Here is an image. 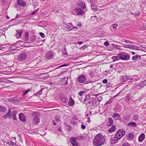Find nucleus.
<instances>
[{
    "label": "nucleus",
    "mask_w": 146,
    "mask_h": 146,
    "mask_svg": "<svg viewBox=\"0 0 146 146\" xmlns=\"http://www.w3.org/2000/svg\"><path fill=\"white\" fill-rule=\"evenodd\" d=\"M106 140L105 137L99 133L94 138L93 141V144L96 146H101L105 142Z\"/></svg>",
    "instance_id": "obj_1"
},
{
    "label": "nucleus",
    "mask_w": 146,
    "mask_h": 146,
    "mask_svg": "<svg viewBox=\"0 0 146 146\" xmlns=\"http://www.w3.org/2000/svg\"><path fill=\"white\" fill-rule=\"evenodd\" d=\"M38 113L36 112H33L32 113V115L34 116L32 123L35 125H37L40 122V119L38 117Z\"/></svg>",
    "instance_id": "obj_2"
},
{
    "label": "nucleus",
    "mask_w": 146,
    "mask_h": 146,
    "mask_svg": "<svg viewBox=\"0 0 146 146\" xmlns=\"http://www.w3.org/2000/svg\"><path fill=\"white\" fill-rule=\"evenodd\" d=\"M117 55L119 56V59L126 60L129 59V55L123 52H122L121 53L118 54Z\"/></svg>",
    "instance_id": "obj_3"
},
{
    "label": "nucleus",
    "mask_w": 146,
    "mask_h": 146,
    "mask_svg": "<svg viewBox=\"0 0 146 146\" xmlns=\"http://www.w3.org/2000/svg\"><path fill=\"white\" fill-rule=\"evenodd\" d=\"M125 134V132L122 129H119L117 132V134L115 135L119 139H120L123 137Z\"/></svg>",
    "instance_id": "obj_4"
},
{
    "label": "nucleus",
    "mask_w": 146,
    "mask_h": 146,
    "mask_svg": "<svg viewBox=\"0 0 146 146\" xmlns=\"http://www.w3.org/2000/svg\"><path fill=\"white\" fill-rule=\"evenodd\" d=\"M77 80L81 83H84L86 80V76L84 75H81L78 78Z\"/></svg>",
    "instance_id": "obj_5"
},
{
    "label": "nucleus",
    "mask_w": 146,
    "mask_h": 146,
    "mask_svg": "<svg viewBox=\"0 0 146 146\" xmlns=\"http://www.w3.org/2000/svg\"><path fill=\"white\" fill-rule=\"evenodd\" d=\"M27 57V55L25 53H21L18 56V60L22 61L25 60Z\"/></svg>",
    "instance_id": "obj_6"
},
{
    "label": "nucleus",
    "mask_w": 146,
    "mask_h": 146,
    "mask_svg": "<svg viewBox=\"0 0 146 146\" xmlns=\"http://www.w3.org/2000/svg\"><path fill=\"white\" fill-rule=\"evenodd\" d=\"M119 139H120L117 137H116L115 135L114 136L112 135L111 139V143L112 144H115L117 142Z\"/></svg>",
    "instance_id": "obj_7"
},
{
    "label": "nucleus",
    "mask_w": 146,
    "mask_h": 146,
    "mask_svg": "<svg viewBox=\"0 0 146 146\" xmlns=\"http://www.w3.org/2000/svg\"><path fill=\"white\" fill-rule=\"evenodd\" d=\"M70 142L73 146H79L75 137H73L70 138Z\"/></svg>",
    "instance_id": "obj_8"
},
{
    "label": "nucleus",
    "mask_w": 146,
    "mask_h": 146,
    "mask_svg": "<svg viewBox=\"0 0 146 146\" xmlns=\"http://www.w3.org/2000/svg\"><path fill=\"white\" fill-rule=\"evenodd\" d=\"M75 11L77 12L78 15L82 14L84 13L83 9L80 7H77L75 9Z\"/></svg>",
    "instance_id": "obj_9"
},
{
    "label": "nucleus",
    "mask_w": 146,
    "mask_h": 146,
    "mask_svg": "<svg viewBox=\"0 0 146 146\" xmlns=\"http://www.w3.org/2000/svg\"><path fill=\"white\" fill-rule=\"evenodd\" d=\"M19 119L21 121L25 122L26 121V119L24 114L22 113H20L19 114Z\"/></svg>",
    "instance_id": "obj_10"
},
{
    "label": "nucleus",
    "mask_w": 146,
    "mask_h": 146,
    "mask_svg": "<svg viewBox=\"0 0 146 146\" xmlns=\"http://www.w3.org/2000/svg\"><path fill=\"white\" fill-rule=\"evenodd\" d=\"M53 53L52 51L48 52L46 55V57L47 59H50L53 57Z\"/></svg>",
    "instance_id": "obj_11"
},
{
    "label": "nucleus",
    "mask_w": 146,
    "mask_h": 146,
    "mask_svg": "<svg viewBox=\"0 0 146 146\" xmlns=\"http://www.w3.org/2000/svg\"><path fill=\"white\" fill-rule=\"evenodd\" d=\"M68 77H65L60 81L61 84L62 85H66L68 84Z\"/></svg>",
    "instance_id": "obj_12"
},
{
    "label": "nucleus",
    "mask_w": 146,
    "mask_h": 146,
    "mask_svg": "<svg viewBox=\"0 0 146 146\" xmlns=\"http://www.w3.org/2000/svg\"><path fill=\"white\" fill-rule=\"evenodd\" d=\"M17 2L19 5L23 7L25 6L26 5L25 2L21 0H17Z\"/></svg>",
    "instance_id": "obj_13"
},
{
    "label": "nucleus",
    "mask_w": 146,
    "mask_h": 146,
    "mask_svg": "<svg viewBox=\"0 0 146 146\" xmlns=\"http://www.w3.org/2000/svg\"><path fill=\"white\" fill-rule=\"evenodd\" d=\"M145 135L143 133H142L138 137V141L139 142H142L145 139Z\"/></svg>",
    "instance_id": "obj_14"
},
{
    "label": "nucleus",
    "mask_w": 146,
    "mask_h": 146,
    "mask_svg": "<svg viewBox=\"0 0 146 146\" xmlns=\"http://www.w3.org/2000/svg\"><path fill=\"white\" fill-rule=\"evenodd\" d=\"M133 134L130 133L126 135V138L129 140H132L133 138Z\"/></svg>",
    "instance_id": "obj_15"
},
{
    "label": "nucleus",
    "mask_w": 146,
    "mask_h": 146,
    "mask_svg": "<svg viewBox=\"0 0 146 146\" xmlns=\"http://www.w3.org/2000/svg\"><path fill=\"white\" fill-rule=\"evenodd\" d=\"M78 6L84 9L86 8L85 4L84 2L82 1H79L78 2Z\"/></svg>",
    "instance_id": "obj_16"
},
{
    "label": "nucleus",
    "mask_w": 146,
    "mask_h": 146,
    "mask_svg": "<svg viewBox=\"0 0 146 146\" xmlns=\"http://www.w3.org/2000/svg\"><path fill=\"white\" fill-rule=\"evenodd\" d=\"M128 48L129 49L134 50H138L139 49V47L137 46L132 45H129Z\"/></svg>",
    "instance_id": "obj_17"
},
{
    "label": "nucleus",
    "mask_w": 146,
    "mask_h": 146,
    "mask_svg": "<svg viewBox=\"0 0 146 146\" xmlns=\"http://www.w3.org/2000/svg\"><path fill=\"white\" fill-rule=\"evenodd\" d=\"M16 32L15 36L17 38H19L20 37L23 31L22 30L20 31L19 30H16Z\"/></svg>",
    "instance_id": "obj_18"
},
{
    "label": "nucleus",
    "mask_w": 146,
    "mask_h": 146,
    "mask_svg": "<svg viewBox=\"0 0 146 146\" xmlns=\"http://www.w3.org/2000/svg\"><path fill=\"white\" fill-rule=\"evenodd\" d=\"M18 100H19L17 99L16 97L11 98L9 99V102L13 103H14L16 102Z\"/></svg>",
    "instance_id": "obj_19"
},
{
    "label": "nucleus",
    "mask_w": 146,
    "mask_h": 146,
    "mask_svg": "<svg viewBox=\"0 0 146 146\" xmlns=\"http://www.w3.org/2000/svg\"><path fill=\"white\" fill-rule=\"evenodd\" d=\"M74 104V101L71 98H70L68 102V105L70 106H73Z\"/></svg>",
    "instance_id": "obj_20"
},
{
    "label": "nucleus",
    "mask_w": 146,
    "mask_h": 146,
    "mask_svg": "<svg viewBox=\"0 0 146 146\" xmlns=\"http://www.w3.org/2000/svg\"><path fill=\"white\" fill-rule=\"evenodd\" d=\"M113 117L115 119L118 120L120 117V115L118 113H114L113 115Z\"/></svg>",
    "instance_id": "obj_21"
},
{
    "label": "nucleus",
    "mask_w": 146,
    "mask_h": 146,
    "mask_svg": "<svg viewBox=\"0 0 146 146\" xmlns=\"http://www.w3.org/2000/svg\"><path fill=\"white\" fill-rule=\"evenodd\" d=\"M127 125L129 127L132 126L133 127H135L137 126V125L136 123L135 122H131L128 123Z\"/></svg>",
    "instance_id": "obj_22"
},
{
    "label": "nucleus",
    "mask_w": 146,
    "mask_h": 146,
    "mask_svg": "<svg viewBox=\"0 0 146 146\" xmlns=\"http://www.w3.org/2000/svg\"><path fill=\"white\" fill-rule=\"evenodd\" d=\"M130 79V78L129 77L125 76H123L122 79V80L124 82Z\"/></svg>",
    "instance_id": "obj_23"
},
{
    "label": "nucleus",
    "mask_w": 146,
    "mask_h": 146,
    "mask_svg": "<svg viewBox=\"0 0 146 146\" xmlns=\"http://www.w3.org/2000/svg\"><path fill=\"white\" fill-rule=\"evenodd\" d=\"M11 112V110L9 109L8 111V112L7 113V114L5 115L4 117L5 118H6L7 117H9V118H11L10 117V112Z\"/></svg>",
    "instance_id": "obj_24"
},
{
    "label": "nucleus",
    "mask_w": 146,
    "mask_h": 146,
    "mask_svg": "<svg viewBox=\"0 0 146 146\" xmlns=\"http://www.w3.org/2000/svg\"><path fill=\"white\" fill-rule=\"evenodd\" d=\"M61 100L64 103H66L68 101L67 98L66 96H62Z\"/></svg>",
    "instance_id": "obj_25"
},
{
    "label": "nucleus",
    "mask_w": 146,
    "mask_h": 146,
    "mask_svg": "<svg viewBox=\"0 0 146 146\" xmlns=\"http://www.w3.org/2000/svg\"><path fill=\"white\" fill-rule=\"evenodd\" d=\"M146 85V82L145 81H144L139 83L138 84L139 86L141 87H143L144 86Z\"/></svg>",
    "instance_id": "obj_26"
},
{
    "label": "nucleus",
    "mask_w": 146,
    "mask_h": 146,
    "mask_svg": "<svg viewBox=\"0 0 146 146\" xmlns=\"http://www.w3.org/2000/svg\"><path fill=\"white\" fill-rule=\"evenodd\" d=\"M115 129V127L114 125H113L109 130L108 131L110 133H112L114 132Z\"/></svg>",
    "instance_id": "obj_27"
},
{
    "label": "nucleus",
    "mask_w": 146,
    "mask_h": 146,
    "mask_svg": "<svg viewBox=\"0 0 146 146\" xmlns=\"http://www.w3.org/2000/svg\"><path fill=\"white\" fill-rule=\"evenodd\" d=\"M138 58H140L141 57L138 55H136L133 56L132 57V59L133 60H137Z\"/></svg>",
    "instance_id": "obj_28"
},
{
    "label": "nucleus",
    "mask_w": 146,
    "mask_h": 146,
    "mask_svg": "<svg viewBox=\"0 0 146 146\" xmlns=\"http://www.w3.org/2000/svg\"><path fill=\"white\" fill-rule=\"evenodd\" d=\"M108 122L110 123L109 126H111L112 125L113 123V121L111 117H109L108 119Z\"/></svg>",
    "instance_id": "obj_29"
},
{
    "label": "nucleus",
    "mask_w": 146,
    "mask_h": 146,
    "mask_svg": "<svg viewBox=\"0 0 146 146\" xmlns=\"http://www.w3.org/2000/svg\"><path fill=\"white\" fill-rule=\"evenodd\" d=\"M131 117V115H129L123 117V119L125 121L129 120Z\"/></svg>",
    "instance_id": "obj_30"
},
{
    "label": "nucleus",
    "mask_w": 146,
    "mask_h": 146,
    "mask_svg": "<svg viewBox=\"0 0 146 146\" xmlns=\"http://www.w3.org/2000/svg\"><path fill=\"white\" fill-rule=\"evenodd\" d=\"M114 61L113 62L115 61V60H118L119 59V56L117 55V56H113L111 58Z\"/></svg>",
    "instance_id": "obj_31"
},
{
    "label": "nucleus",
    "mask_w": 146,
    "mask_h": 146,
    "mask_svg": "<svg viewBox=\"0 0 146 146\" xmlns=\"http://www.w3.org/2000/svg\"><path fill=\"white\" fill-rule=\"evenodd\" d=\"M91 7L92 9L94 11H97L98 10V8L95 5H92V4L91 5Z\"/></svg>",
    "instance_id": "obj_32"
},
{
    "label": "nucleus",
    "mask_w": 146,
    "mask_h": 146,
    "mask_svg": "<svg viewBox=\"0 0 146 146\" xmlns=\"http://www.w3.org/2000/svg\"><path fill=\"white\" fill-rule=\"evenodd\" d=\"M6 111V109L5 107L0 106V111L5 112V111Z\"/></svg>",
    "instance_id": "obj_33"
},
{
    "label": "nucleus",
    "mask_w": 146,
    "mask_h": 146,
    "mask_svg": "<svg viewBox=\"0 0 146 146\" xmlns=\"http://www.w3.org/2000/svg\"><path fill=\"white\" fill-rule=\"evenodd\" d=\"M44 88H42L36 94V95H38L41 94Z\"/></svg>",
    "instance_id": "obj_34"
},
{
    "label": "nucleus",
    "mask_w": 146,
    "mask_h": 146,
    "mask_svg": "<svg viewBox=\"0 0 146 146\" xmlns=\"http://www.w3.org/2000/svg\"><path fill=\"white\" fill-rule=\"evenodd\" d=\"M30 90H26L24 92H23V93L22 94V95L23 96H24L26 94L30 91Z\"/></svg>",
    "instance_id": "obj_35"
},
{
    "label": "nucleus",
    "mask_w": 146,
    "mask_h": 146,
    "mask_svg": "<svg viewBox=\"0 0 146 146\" xmlns=\"http://www.w3.org/2000/svg\"><path fill=\"white\" fill-rule=\"evenodd\" d=\"M118 26V24L115 23L112 25V27L114 29H116Z\"/></svg>",
    "instance_id": "obj_36"
},
{
    "label": "nucleus",
    "mask_w": 146,
    "mask_h": 146,
    "mask_svg": "<svg viewBox=\"0 0 146 146\" xmlns=\"http://www.w3.org/2000/svg\"><path fill=\"white\" fill-rule=\"evenodd\" d=\"M84 93V92L80 91L78 93V94L79 96H82Z\"/></svg>",
    "instance_id": "obj_37"
},
{
    "label": "nucleus",
    "mask_w": 146,
    "mask_h": 146,
    "mask_svg": "<svg viewBox=\"0 0 146 146\" xmlns=\"http://www.w3.org/2000/svg\"><path fill=\"white\" fill-rule=\"evenodd\" d=\"M106 86L108 88H110L112 86V85L110 83H108L106 84Z\"/></svg>",
    "instance_id": "obj_38"
},
{
    "label": "nucleus",
    "mask_w": 146,
    "mask_h": 146,
    "mask_svg": "<svg viewBox=\"0 0 146 146\" xmlns=\"http://www.w3.org/2000/svg\"><path fill=\"white\" fill-rule=\"evenodd\" d=\"M124 42L126 43H130V44H132V43H133V42L131 41H129V40H125Z\"/></svg>",
    "instance_id": "obj_39"
},
{
    "label": "nucleus",
    "mask_w": 146,
    "mask_h": 146,
    "mask_svg": "<svg viewBox=\"0 0 146 146\" xmlns=\"http://www.w3.org/2000/svg\"><path fill=\"white\" fill-rule=\"evenodd\" d=\"M55 120L57 121H59V118L58 115L56 116L55 117Z\"/></svg>",
    "instance_id": "obj_40"
},
{
    "label": "nucleus",
    "mask_w": 146,
    "mask_h": 146,
    "mask_svg": "<svg viewBox=\"0 0 146 146\" xmlns=\"http://www.w3.org/2000/svg\"><path fill=\"white\" fill-rule=\"evenodd\" d=\"M39 35L42 38H44L45 37V35L44 34L40 32L39 33Z\"/></svg>",
    "instance_id": "obj_41"
},
{
    "label": "nucleus",
    "mask_w": 146,
    "mask_h": 146,
    "mask_svg": "<svg viewBox=\"0 0 146 146\" xmlns=\"http://www.w3.org/2000/svg\"><path fill=\"white\" fill-rule=\"evenodd\" d=\"M9 143L10 145H11L13 146L15 145L16 144V143L11 141H10L9 142Z\"/></svg>",
    "instance_id": "obj_42"
},
{
    "label": "nucleus",
    "mask_w": 146,
    "mask_h": 146,
    "mask_svg": "<svg viewBox=\"0 0 146 146\" xmlns=\"http://www.w3.org/2000/svg\"><path fill=\"white\" fill-rule=\"evenodd\" d=\"M133 119L135 121H136L138 119V116L137 115H135L133 117Z\"/></svg>",
    "instance_id": "obj_43"
},
{
    "label": "nucleus",
    "mask_w": 146,
    "mask_h": 146,
    "mask_svg": "<svg viewBox=\"0 0 146 146\" xmlns=\"http://www.w3.org/2000/svg\"><path fill=\"white\" fill-rule=\"evenodd\" d=\"M121 146H130V145L129 143H123Z\"/></svg>",
    "instance_id": "obj_44"
},
{
    "label": "nucleus",
    "mask_w": 146,
    "mask_h": 146,
    "mask_svg": "<svg viewBox=\"0 0 146 146\" xmlns=\"http://www.w3.org/2000/svg\"><path fill=\"white\" fill-rule=\"evenodd\" d=\"M140 12H138V13H135L134 15L135 16V17H136V16H138L139 15H140Z\"/></svg>",
    "instance_id": "obj_45"
},
{
    "label": "nucleus",
    "mask_w": 146,
    "mask_h": 146,
    "mask_svg": "<svg viewBox=\"0 0 146 146\" xmlns=\"http://www.w3.org/2000/svg\"><path fill=\"white\" fill-rule=\"evenodd\" d=\"M51 11L56 13L58 11V10L56 9H53Z\"/></svg>",
    "instance_id": "obj_46"
},
{
    "label": "nucleus",
    "mask_w": 146,
    "mask_h": 146,
    "mask_svg": "<svg viewBox=\"0 0 146 146\" xmlns=\"http://www.w3.org/2000/svg\"><path fill=\"white\" fill-rule=\"evenodd\" d=\"M86 126L84 124H82L81 125V128L82 129H84L86 128Z\"/></svg>",
    "instance_id": "obj_47"
},
{
    "label": "nucleus",
    "mask_w": 146,
    "mask_h": 146,
    "mask_svg": "<svg viewBox=\"0 0 146 146\" xmlns=\"http://www.w3.org/2000/svg\"><path fill=\"white\" fill-rule=\"evenodd\" d=\"M13 118L14 120H16L17 119V117L16 116V114L14 113L13 115Z\"/></svg>",
    "instance_id": "obj_48"
},
{
    "label": "nucleus",
    "mask_w": 146,
    "mask_h": 146,
    "mask_svg": "<svg viewBox=\"0 0 146 146\" xmlns=\"http://www.w3.org/2000/svg\"><path fill=\"white\" fill-rule=\"evenodd\" d=\"M39 10L38 9H37L36 10L34 11L31 14V15H33L36 13L37 11Z\"/></svg>",
    "instance_id": "obj_49"
},
{
    "label": "nucleus",
    "mask_w": 146,
    "mask_h": 146,
    "mask_svg": "<svg viewBox=\"0 0 146 146\" xmlns=\"http://www.w3.org/2000/svg\"><path fill=\"white\" fill-rule=\"evenodd\" d=\"M107 82H108V80L106 79H104L102 80V82L104 84L107 83Z\"/></svg>",
    "instance_id": "obj_50"
},
{
    "label": "nucleus",
    "mask_w": 146,
    "mask_h": 146,
    "mask_svg": "<svg viewBox=\"0 0 146 146\" xmlns=\"http://www.w3.org/2000/svg\"><path fill=\"white\" fill-rule=\"evenodd\" d=\"M66 27H67L68 30H70L72 29V28H71V27L70 26H69L68 25H66Z\"/></svg>",
    "instance_id": "obj_51"
},
{
    "label": "nucleus",
    "mask_w": 146,
    "mask_h": 146,
    "mask_svg": "<svg viewBox=\"0 0 146 146\" xmlns=\"http://www.w3.org/2000/svg\"><path fill=\"white\" fill-rule=\"evenodd\" d=\"M109 43L108 41H106L104 43V45L106 46H108L109 45Z\"/></svg>",
    "instance_id": "obj_52"
},
{
    "label": "nucleus",
    "mask_w": 146,
    "mask_h": 146,
    "mask_svg": "<svg viewBox=\"0 0 146 146\" xmlns=\"http://www.w3.org/2000/svg\"><path fill=\"white\" fill-rule=\"evenodd\" d=\"M29 36V33L27 32L25 33V37L26 38H28Z\"/></svg>",
    "instance_id": "obj_53"
},
{
    "label": "nucleus",
    "mask_w": 146,
    "mask_h": 146,
    "mask_svg": "<svg viewBox=\"0 0 146 146\" xmlns=\"http://www.w3.org/2000/svg\"><path fill=\"white\" fill-rule=\"evenodd\" d=\"M13 46H12L11 47H9V49L11 50H15V48H13Z\"/></svg>",
    "instance_id": "obj_54"
},
{
    "label": "nucleus",
    "mask_w": 146,
    "mask_h": 146,
    "mask_svg": "<svg viewBox=\"0 0 146 146\" xmlns=\"http://www.w3.org/2000/svg\"><path fill=\"white\" fill-rule=\"evenodd\" d=\"M68 66L67 64H63V65H61L60 66H59L58 67V68H60L66 66Z\"/></svg>",
    "instance_id": "obj_55"
},
{
    "label": "nucleus",
    "mask_w": 146,
    "mask_h": 146,
    "mask_svg": "<svg viewBox=\"0 0 146 146\" xmlns=\"http://www.w3.org/2000/svg\"><path fill=\"white\" fill-rule=\"evenodd\" d=\"M92 82L90 81H86V83L85 84H88V83H92Z\"/></svg>",
    "instance_id": "obj_56"
},
{
    "label": "nucleus",
    "mask_w": 146,
    "mask_h": 146,
    "mask_svg": "<svg viewBox=\"0 0 146 146\" xmlns=\"http://www.w3.org/2000/svg\"><path fill=\"white\" fill-rule=\"evenodd\" d=\"M62 128L61 127H60L58 129V131L59 132H60V131H62Z\"/></svg>",
    "instance_id": "obj_57"
},
{
    "label": "nucleus",
    "mask_w": 146,
    "mask_h": 146,
    "mask_svg": "<svg viewBox=\"0 0 146 146\" xmlns=\"http://www.w3.org/2000/svg\"><path fill=\"white\" fill-rule=\"evenodd\" d=\"M128 46H129V45H125V46H124V47L125 48H128Z\"/></svg>",
    "instance_id": "obj_58"
},
{
    "label": "nucleus",
    "mask_w": 146,
    "mask_h": 146,
    "mask_svg": "<svg viewBox=\"0 0 146 146\" xmlns=\"http://www.w3.org/2000/svg\"><path fill=\"white\" fill-rule=\"evenodd\" d=\"M111 103V102H110L109 101L106 103V104H110Z\"/></svg>",
    "instance_id": "obj_59"
},
{
    "label": "nucleus",
    "mask_w": 146,
    "mask_h": 146,
    "mask_svg": "<svg viewBox=\"0 0 146 146\" xmlns=\"http://www.w3.org/2000/svg\"><path fill=\"white\" fill-rule=\"evenodd\" d=\"M77 26L78 27H81V24H80V23H78L77 24Z\"/></svg>",
    "instance_id": "obj_60"
},
{
    "label": "nucleus",
    "mask_w": 146,
    "mask_h": 146,
    "mask_svg": "<svg viewBox=\"0 0 146 146\" xmlns=\"http://www.w3.org/2000/svg\"><path fill=\"white\" fill-rule=\"evenodd\" d=\"M78 44H81L82 43V42H77Z\"/></svg>",
    "instance_id": "obj_61"
},
{
    "label": "nucleus",
    "mask_w": 146,
    "mask_h": 146,
    "mask_svg": "<svg viewBox=\"0 0 146 146\" xmlns=\"http://www.w3.org/2000/svg\"><path fill=\"white\" fill-rule=\"evenodd\" d=\"M113 65H110V68H113Z\"/></svg>",
    "instance_id": "obj_62"
},
{
    "label": "nucleus",
    "mask_w": 146,
    "mask_h": 146,
    "mask_svg": "<svg viewBox=\"0 0 146 146\" xmlns=\"http://www.w3.org/2000/svg\"><path fill=\"white\" fill-rule=\"evenodd\" d=\"M144 29L146 30V25H144Z\"/></svg>",
    "instance_id": "obj_63"
},
{
    "label": "nucleus",
    "mask_w": 146,
    "mask_h": 146,
    "mask_svg": "<svg viewBox=\"0 0 146 146\" xmlns=\"http://www.w3.org/2000/svg\"><path fill=\"white\" fill-rule=\"evenodd\" d=\"M53 123L55 125H56V123L55 122H54V121H53Z\"/></svg>",
    "instance_id": "obj_64"
}]
</instances>
